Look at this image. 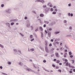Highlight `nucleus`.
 <instances>
[{"label": "nucleus", "mask_w": 75, "mask_h": 75, "mask_svg": "<svg viewBox=\"0 0 75 75\" xmlns=\"http://www.w3.org/2000/svg\"><path fill=\"white\" fill-rule=\"evenodd\" d=\"M55 55H56V57L57 58L59 57V53H57V52L55 53Z\"/></svg>", "instance_id": "nucleus-1"}, {"label": "nucleus", "mask_w": 75, "mask_h": 75, "mask_svg": "<svg viewBox=\"0 0 75 75\" xmlns=\"http://www.w3.org/2000/svg\"><path fill=\"white\" fill-rule=\"evenodd\" d=\"M45 50L46 52L47 53H48V52H48V47H45Z\"/></svg>", "instance_id": "nucleus-2"}, {"label": "nucleus", "mask_w": 75, "mask_h": 75, "mask_svg": "<svg viewBox=\"0 0 75 75\" xmlns=\"http://www.w3.org/2000/svg\"><path fill=\"white\" fill-rule=\"evenodd\" d=\"M68 65L70 68H74V67L71 66V64H70V63Z\"/></svg>", "instance_id": "nucleus-3"}, {"label": "nucleus", "mask_w": 75, "mask_h": 75, "mask_svg": "<svg viewBox=\"0 0 75 75\" xmlns=\"http://www.w3.org/2000/svg\"><path fill=\"white\" fill-rule=\"evenodd\" d=\"M68 55V54L67 53H64V58H66L67 57V55Z\"/></svg>", "instance_id": "nucleus-4"}, {"label": "nucleus", "mask_w": 75, "mask_h": 75, "mask_svg": "<svg viewBox=\"0 0 75 75\" xmlns=\"http://www.w3.org/2000/svg\"><path fill=\"white\" fill-rule=\"evenodd\" d=\"M42 1H40V0H38V1H37L42 2V3H44V1L43 0H42Z\"/></svg>", "instance_id": "nucleus-5"}, {"label": "nucleus", "mask_w": 75, "mask_h": 75, "mask_svg": "<svg viewBox=\"0 0 75 75\" xmlns=\"http://www.w3.org/2000/svg\"><path fill=\"white\" fill-rule=\"evenodd\" d=\"M44 15H43V14L42 13H41L40 14V16L41 17H44Z\"/></svg>", "instance_id": "nucleus-6"}, {"label": "nucleus", "mask_w": 75, "mask_h": 75, "mask_svg": "<svg viewBox=\"0 0 75 75\" xmlns=\"http://www.w3.org/2000/svg\"><path fill=\"white\" fill-rule=\"evenodd\" d=\"M51 33L50 32H48V37H51Z\"/></svg>", "instance_id": "nucleus-7"}, {"label": "nucleus", "mask_w": 75, "mask_h": 75, "mask_svg": "<svg viewBox=\"0 0 75 75\" xmlns=\"http://www.w3.org/2000/svg\"><path fill=\"white\" fill-rule=\"evenodd\" d=\"M40 30L41 31H42V30H43V29H42V27H40Z\"/></svg>", "instance_id": "nucleus-8"}, {"label": "nucleus", "mask_w": 75, "mask_h": 75, "mask_svg": "<svg viewBox=\"0 0 75 75\" xmlns=\"http://www.w3.org/2000/svg\"><path fill=\"white\" fill-rule=\"evenodd\" d=\"M30 39H32V38H33V35H30Z\"/></svg>", "instance_id": "nucleus-9"}, {"label": "nucleus", "mask_w": 75, "mask_h": 75, "mask_svg": "<svg viewBox=\"0 0 75 75\" xmlns=\"http://www.w3.org/2000/svg\"><path fill=\"white\" fill-rule=\"evenodd\" d=\"M59 32H55V34H59Z\"/></svg>", "instance_id": "nucleus-10"}, {"label": "nucleus", "mask_w": 75, "mask_h": 75, "mask_svg": "<svg viewBox=\"0 0 75 75\" xmlns=\"http://www.w3.org/2000/svg\"><path fill=\"white\" fill-rule=\"evenodd\" d=\"M44 23H46V24H49V22L48 21H44Z\"/></svg>", "instance_id": "nucleus-11"}, {"label": "nucleus", "mask_w": 75, "mask_h": 75, "mask_svg": "<svg viewBox=\"0 0 75 75\" xmlns=\"http://www.w3.org/2000/svg\"><path fill=\"white\" fill-rule=\"evenodd\" d=\"M59 62H60V61H59V60H57V64H59Z\"/></svg>", "instance_id": "nucleus-12"}, {"label": "nucleus", "mask_w": 75, "mask_h": 75, "mask_svg": "<svg viewBox=\"0 0 75 75\" xmlns=\"http://www.w3.org/2000/svg\"><path fill=\"white\" fill-rule=\"evenodd\" d=\"M31 50L32 51H34V49L33 48H32L30 50V51H31Z\"/></svg>", "instance_id": "nucleus-13"}, {"label": "nucleus", "mask_w": 75, "mask_h": 75, "mask_svg": "<svg viewBox=\"0 0 75 75\" xmlns=\"http://www.w3.org/2000/svg\"><path fill=\"white\" fill-rule=\"evenodd\" d=\"M30 26V23H29L28 25H27L26 26L27 27H29Z\"/></svg>", "instance_id": "nucleus-14"}, {"label": "nucleus", "mask_w": 75, "mask_h": 75, "mask_svg": "<svg viewBox=\"0 0 75 75\" xmlns=\"http://www.w3.org/2000/svg\"><path fill=\"white\" fill-rule=\"evenodd\" d=\"M38 31V28H37V29L35 30V31L37 32Z\"/></svg>", "instance_id": "nucleus-15"}, {"label": "nucleus", "mask_w": 75, "mask_h": 75, "mask_svg": "<svg viewBox=\"0 0 75 75\" xmlns=\"http://www.w3.org/2000/svg\"><path fill=\"white\" fill-rule=\"evenodd\" d=\"M52 14H56V12H55V11H53L52 13Z\"/></svg>", "instance_id": "nucleus-16"}, {"label": "nucleus", "mask_w": 75, "mask_h": 75, "mask_svg": "<svg viewBox=\"0 0 75 75\" xmlns=\"http://www.w3.org/2000/svg\"><path fill=\"white\" fill-rule=\"evenodd\" d=\"M11 25H13V24H14V23L13 22V23H11Z\"/></svg>", "instance_id": "nucleus-17"}, {"label": "nucleus", "mask_w": 75, "mask_h": 75, "mask_svg": "<svg viewBox=\"0 0 75 75\" xmlns=\"http://www.w3.org/2000/svg\"><path fill=\"white\" fill-rule=\"evenodd\" d=\"M8 64H9V65H10V64H11V62H8Z\"/></svg>", "instance_id": "nucleus-18"}, {"label": "nucleus", "mask_w": 75, "mask_h": 75, "mask_svg": "<svg viewBox=\"0 0 75 75\" xmlns=\"http://www.w3.org/2000/svg\"><path fill=\"white\" fill-rule=\"evenodd\" d=\"M50 11H54V9L52 8H51L50 9Z\"/></svg>", "instance_id": "nucleus-19"}, {"label": "nucleus", "mask_w": 75, "mask_h": 75, "mask_svg": "<svg viewBox=\"0 0 75 75\" xmlns=\"http://www.w3.org/2000/svg\"><path fill=\"white\" fill-rule=\"evenodd\" d=\"M68 15L69 16H71V13H68Z\"/></svg>", "instance_id": "nucleus-20"}, {"label": "nucleus", "mask_w": 75, "mask_h": 75, "mask_svg": "<svg viewBox=\"0 0 75 75\" xmlns=\"http://www.w3.org/2000/svg\"><path fill=\"white\" fill-rule=\"evenodd\" d=\"M4 6V4H2L1 5V7H3Z\"/></svg>", "instance_id": "nucleus-21"}, {"label": "nucleus", "mask_w": 75, "mask_h": 75, "mask_svg": "<svg viewBox=\"0 0 75 75\" xmlns=\"http://www.w3.org/2000/svg\"><path fill=\"white\" fill-rule=\"evenodd\" d=\"M34 40V38H33L32 39H31L30 41H33Z\"/></svg>", "instance_id": "nucleus-22"}, {"label": "nucleus", "mask_w": 75, "mask_h": 75, "mask_svg": "<svg viewBox=\"0 0 75 75\" xmlns=\"http://www.w3.org/2000/svg\"><path fill=\"white\" fill-rule=\"evenodd\" d=\"M67 21L66 20H64V23H67Z\"/></svg>", "instance_id": "nucleus-23"}, {"label": "nucleus", "mask_w": 75, "mask_h": 75, "mask_svg": "<svg viewBox=\"0 0 75 75\" xmlns=\"http://www.w3.org/2000/svg\"><path fill=\"white\" fill-rule=\"evenodd\" d=\"M58 71L59 72H60L61 73V69L58 70Z\"/></svg>", "instance_id": "nucleus-24"}, {"label": "nucleus", "mask_w": 75, "mask_h": 75, "mask_svg": "<svg viewBox=\"0 0 75 75\" xmlns=\"http://www.w3.org/2000/svg\"><path fill=\"white\" fill-rule=\"evenodd\" d=\"M47 7V6L46 5H43V8H45V7Z\"/></svg>", "instance_id": "nucleus-25"}, {"label": "nucleus", "mask_w": 75, "mask_h": 75, "mask_svg": "<svg viewBox=\"0 0 75 75\" xmlns=\"http://www.w3.org/2000/svg\"><path fill=\"white\" fill-rule=\"evenodd\" d=\"M20 34L21 35H22V37L24 36V35L23 34L21 33H20Z\"/></svg>", "instance_id": "nucleus-26"}, {"label": "nucleus", "mask_w": 75, "mask_h": 75, "mask_svg": "<svg viewBox=\"0 0 75 75\" xmlns=\"http://www.w3.org/2000/svg\"><path fill=\"white\" fill-rule=\"evenodd\" d=\"M49 31H51V30H52V28H50L49 29Z\"/></svg>", "instance_id": "nucleus-27"}, {"label": "nucleus", "mask_w": 75, "mask_h": 75, "mask_svg": "<svg viewBox=\"0 0 75 75\" xmlns=\"http://www.w3.org/2000/svg\"><path fill=\"white\" fill-rule=\"evenodd\" d=\"M52 66L53 67H54V68H55V64H52Z\"/></svg>", "instance_id": "nucleus-28"}, {"label": "nucleus", "mask_w": 75, "mask_h": 75, "mask_svg": "<svg viewBox=\"0 0 75 75\" xmlns=\"http://www.w3.org/2000/svg\"><path fill=\"white\" fill-rule=\"evenodd\" d=\"M28 18H27V16H25V20H27V19Z\"/></svg>", "instance_id": "nucleus-29"}, {"label": "nucleus", "mask_w": 75, "mask_h": 75, "mask_svg": "<svg viewBox=\"0 0 75 75\" xmlns=\"http://www.w3.org/2000/svg\"><path fill=\"white\" fill-rule=\"evenodd\" d=\"M69 55H72V53H71V52H69Z\"/></svg>", "instance_id": "nucleus-30"}, {"label": "nucleus", "mask_w": 75, "mask_h": 75, "mask_svg": "<svg viewBox=\"0 0 75 75\" xmlns=\"http://www.w3.org/2000/svg\"><path fill=\"white\" fill-rule=\"evenodd\" d=\"M56 69H58L59 68V67L58 66H57L56 67Z\"/></svg>", "instance_id": "nucleus-31"}, {"label": "nucleus", "mask_w": 75, "mask_h": 75, "mask_svg": "<svg viewBox=\"0 0 75 75\" xmlns=\"http://www.w3.org/2000/svg\"><path fill=\"white\" fill-rule=\"evenodd\" d=\"M49 47H51V46H52V44H51V43L50 44H49Z\"/></svg>", "instance_id": "nucleus-32"}, {"label": "nucleus", "mask_w": 75, "mask_h": 75, "mask_svg": "<svg viewBox=\"0 0 75 75\" xmlns=\"http://www.w3.org/2000/svg\"><path fill=\"white\" fill-rule=\"evenodd\" d=\"M50 7H52V4H51L50 5Z\"/></svg>", "instance_id": "nucleus-33"}, {"label": "nucleus", "mask_w": 75, "mask_h": 75, "mask_svg": "<svg viewBox=\"0 0 75 75\" xmlns=\"http://www.w3.org/2000/svg\"><path fill=\"white\" fill-rule=\"evenodd\" d=\"M55 11H58V10H57V9H54Z\"/></svg>", "instance_id": "nucleus-34"}, {"label": "nucleus", "mask_w": 75, "mask_h": 75, "mask_svg": "<svg viewBox=\"0 0 75 75\" xmlns=\"http://www.w3.org/2000/svg\"><path fill=\"white\" fill-rule=\"evenodd\" d=\"M66 66H68V62H67L66 64Z\"/></svg>", "instance_id": "nucleus-35"}, {"label": "nucleus", "mask_w": 75, "mask_h": 75, "mask_svg": "<svg viewBox=\"0 0 75 75\" xmlns=\"http://www.w3.org/2000/svg\"><path fill=\"white\" fill-rule=\"evenodd\" d=\"M69 29L70 30H72V27L71 26L69 28Z\"/></svg>", "instance_id": "nucleus-36"}, {"label": "nucleus", "mask_w": 75, "mask_h": 75, "mask_svg": "<svg viewBox=\"0 0 75 75\" xmlns=\"http://www.w3.org/2000/svg\"><path fill=\"white\" fill-rule=\"evenodd\" d=\"M51 50V51H53V50H54V48H52Z\"/></svg>", "instance_id": "nucleus-37"}, {"label": "nucleus", "mask_w": 75, "mask_h": 75, "mask_svg": "<svg viewBox=\"0 0 75 75\" xmlns=\"http://www.w3.org/2000/svg\"><path fill=\"white\" fill-rule=\"evenodd\" d=\"M19 65H21V62H20L19 63Z\"/></svg>", "instance_id": "nucleus-38"}, {"label": "nucleus", "mask_w": 75, "mask_h": 75, "mask_svg": "<svg viewBox=\"0 0 75 75\" xmlns=\"http://www.w3.org/2000/svg\"><path fill=\"white\" fill-rule=\"evenodd\" d=\"M43 27H46V25L44 24L43 25Z\"/></svg>", "instance_id": "nucleus-39"}, {"label": "nucleus", "mask_w": 75, "mask_h": 75, "mask_svg": "<svg viewBox=\"0 0 75 75\" xmlns=\"http://www.w3.org/2000/svg\"><path fill=\"white\" fill-rule=\"evenodd\" d=\"M7 25H10V23H7Z\"/></svg>", "instance_id": "nucleus-40"}, {"label": "nucleus", "mask_w": 75, "mask_h": 75, "mask_svg": "<svg viewBox=\"0 0 75 75\" xmlns=\"http://www.w3.org/2000/svg\"><path fill=\"white\" fill-rule=\"evenodd\" d=\"M53 61H57V59H54Z\"/></svg>", "instance_id": "nucleus-41"}, {"label": "nucleus", "mask_w": 75, "mask_h": 75, "mask_svg": "<svg viewBox=\"0 0 75 75\" xmlns=\"http://www.w3.org/2000/svg\"><path fill=\"white\" fill-rule=\"evenodd\" d=\"M0 68L1 69H3V67L2 66H0Z\"/></svg>", "instance_id": "nucleus-42"}, {"label": "nucleus", "mask_w": 75, "mask_h": 75, "mask_svg": "<svg viewBox=\"0 0 75 75\" xmlns=\"http://www.w3.org/2000/svg\"><path fill=\"white\" fill-rule=\"evenodd\" d=\"M70 15L71 17H72V16H73V14L72 13H71Z\"/></svg>", "instance_id": "nucleus-43"}, {"label": "nucleus", "mask_w": 75, "mask_h": 75, "mask_svg": "<svg viewBox=\"0 0 75 75\" xmlns=\"http://www.w3.org/2000/svg\"><path fill=\"white\" fill-rule=\"evenodd\" d=\"M14 52H16L17 51V50L16 49H14Z\"/></svg>", "instance_id": "nucleus-44"}, {"label": "nucleus", "mask_w": 75, "mask_h": 75, "mask_svg": "<svg viewBox=\"0 0 75 75\" xmlns=\"http://www.w3.org/2000/svg\"><path fill=\"white\" fill-rule=\"evenodd\" d=\"M51 41L52 42H53V41H54V40L53 39H51Z\"/></svg>", "instance_id": "nucleus-45"}, {"label": "nucleus", "mask_w": 75, "mask_h": 75, "mask_svg": "<svg viewBox=\"0 0 75 75\" xmlns=\"http://www.w3.org/2000/svg\"><path fill=\"white\" fill-rule=\"evenodd\" d=\"M70 57H71V58H72L73 57V56L72 55H70Z\"/></svg>", "instance_id": "nucleus-46"}, {"label": "nucleus", "mask_w": 75, "mask_h": 75, "mask_svg": "<svg viewBox=\"0 0 75 75\" xmlns=\"http://www.w3.org/2000/svg\"><path fill=\"white\" fill-rule=\"evenodd\" d=\"M43 62H44L45 63V62H46V61L45 60H44L43 61Z\"/></svg>", "instance_id": "nucleus-47"}, {"label": "nucleus", "mask_w": 75, "mask_h": 75, "mask_svg": "<svg viewBox=\"0 0 75 75\" xmlns=\"http://www.w3.org/2000/svg\"><path fill=\"white\" fill-rule=\"evenodd\" d=\"M65 62H68V60H67V59H65Z\"/></svg>", "instance_id": "nucleus-48"}, {"label": "nucleus", "mask_w": 75, "mask_h": 75, "mask_svg": "<svg viewBox=\"0 0 75 75\" xmlns=\"http://www.w3.org/2000/svg\"><path fill=\"white\" fill-rule=\"evenodd\" d=\"M69 6H71V4H68Z\"/></svg>", "instance_id": "nucleus-49"}, {"label": "nucleus", "mask_w": 75, "mask_h": 75, "mask_svg": "<svg viewBox=\"0 0 75 75\" xmlns=\"http://www.w3.org/2000/svg\"><path fill=\"white\" fill-rule=\"evenodd\" d=\"M62 59L63 61H64L65 60V59L64 58H62Z\"/></svg>", "instance_id": "nucleus-50"}, {"label": "nucleus", "mask_w": 75, "mask_h": 75, "mask_svg": "<svg viewBox=\"0 0 75 75\" xmlns=\"http://www.w3.org/2000/svg\"><path fill=\"white\" fill-rule=\"evenodd\" d=\"M69 72L70 73V74H72V71H69Z\"/></svg>", "instance_id": "nucleus-51"}, {"label": "nucleus", "mask_w": 75, "mask_h": 75, "mask_svg": "<svg viewBox=\"0 0 75 75\" xmlns=\"http://www.w3.org/2000/svg\"><path fill=\"white\" fill-rule=\"evenodd\" d=\"M53 56H54V54H53L52 55H51V57H53Z\"/></svg>", "instance_id": "nucleus-52"}, {"label": "nucleus", "mask_w": 75, "mask_h": 75, "mask_svg": "<svg viewBox=\"0 0 75 75\" xmlns=\"http://www.w3.org/2000/svg\"><path fill=\"white\" fill-rule=\"evenodd\" d=\"M53 8H56V6H53Z\"/></svg>", "instance_id": "nucleus-53"}, {"label": "nucleus", "mask_w": 75, "mask_h": 75, "mask_svg": "<svg viewBox=\"0 0 75 75\" xmlns=\"http://www.w3.org/2000/svg\"><path fill=\"white\" fill-rule=\"evenodd\" d=\"M33 13H34L35 14H36V12L35 11H33Z\"/></svg>", "instance_id": "nucleus-54"}, {"label": "nucleus", "mask_w": 75, "mask_h": 75, "mask_svg": "<svg viewBox=\"0 0 75 75\" xmlns=\"http://www.w3.org/2000/svg\"><path fill=\"white\" fill-rule=\"evenodd\" d=\"M2 74H4V75H7V74L4 73H2Z\"/></svg>", "instance_id": "nucleus-55"}, {"label": "nucleus", "mask_w": 75, "mask_h": 75, "mask_svg": "<svg viewBox=\"0 0 75 75\" xmlns=\"http://www.w3.org/2000/svg\"><path fill=\"white\" fill-rule=\"evenodd\" d=\"M59 65H62V63H59Z\"/></svg>", "instance_id": "nucleus-56"}, {"label": "nucleus", "mask_w": 75, "mask_h": 75, "mask_svg": "<svg viewBox=\"0 0 75 75\" xmlns=\"http://www.w3.org/2000/svg\"><path fill=\"white\" fill-rule=\"evenodd\" d=\"M72 61H73L72 64H74V60H73Z\"/></svg>", "instance_id": "nucleus-57"}, {"label": "nucleus", "mask_w": 75, "mask_h": 75, "mask_svg": "<svg viewBox=\"0 0 75 75\" xmlns=\"http://www.w3.org/2000/svg\"><path fill=\"white\" fill-rule=\"evenodd\" d=\"M45 32L46 33H48V32H47V30H45Z\"/></svg>", "instance_id": "nucleus-58"}, {"label": "nucleus", "mask_w": 75, "mask_h": 75, "mask_svg": "<svg viewBox=\"0 0 75 75\" xmlns=\"http://www.w3.org/2000/svg\"><path fill=\"white\" fill-rule=\"evenodd\" d=\"M65 52H67V50H65Z\"/></svg>", "instance_id": "nucleus-59"}, {"label": "nucleus", "mask_w": 75, "mask_h": 75, "mask_svg": "<svg viewBox=\"0 0 75 75\" xmlns=\"http://www.w3.org/2000/svg\"><path fill=\"white\" fill-rule=\"evenodd\" d=\"M31 28H32V30H33V27L31 26Z\"/></svg>", "instance_id": "nucleus-60"}, {"label": "nucleus", "mask_w": 75, "mask_h": 75, "mask_svg": "<svg viewBox=\"0 0 75 75\" xmlns=\"http://www.w3.org/2000/svg\"><path fill=\"white\" fill-rule=\"evenodd\" d=\"M61 55H63V54H64V53H61Z\"/></svg>", "instance_id": "nucleus-61"}, {"label": "nucleus", "mask_w": 75, "mask_h": 75, "mask_svg": "<svg viewBox=\"0 0 75 75\" xmlns=\"http://www.w3.org/2000/svg\"><path fill=\"white\" fill-rule=\"evenodd\" d=\"M68 36H69L70 37V36H71V35H67V36H66V37H68Z\"/></svg>", "instance_id": "nucleus-62"}, {"label": "nucleus", "mask_w": 75, "mask_h": 75, "mask_svg": "<svg viewBox=\"0 0 75 75\" xmlns=\"http://www.w3.org/2000/svg\"><path fill=\"white\" fill-rule=\"evenodd\" d=\"M45 45H46V46H47V43H46L45 44Z\"/></svg>", "instance_id": "nucleus-63"}, {"label": "nucleus", "mask_w": 75, "mask_h": 75, "mask_svg": "<svg viewBox=\"0 0 75 75\" xmlns=\"http://www.w3.org/2000/svg\"><path fill=\"white\" fill-rule=\"evenodd\" d=\"M73 71H74V72H75V69H73Z\"/></svg>", "instance_id": "nucleus-64"}]
</instances>
